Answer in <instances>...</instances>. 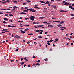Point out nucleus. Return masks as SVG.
Here are the masks:
<instances>
[{
    "instance_id": "1",
    "label": "nucleus",
    "mask_w": 74,
    "mask_h": 74,
    "mask_svg": "<svg viewBox=\"0 0 74 74\" xmlns=\"http://www.w3.org/2000/svg\"><path fill=\"white\" fill-rule=\"evenodd\" d=\"M67 2H65V1H63V3H64V5H68L69 4V3H67Z\"/></svg>"
},
{
    "instance_id": "2",
    "label": "nucleus",
    "mask_w": 74,
    "mask_h": 74,
    "mask_svg": "<svg viewBox=\"0 0 74 74\" xmlns=\"http://www.w3.org/2000/svg\"><path fill=\"white\" fill-rule=\"evenodd\" d=\"M8 27H15L16 26H11V25H8Z\"/></svg>"
},
{
    "instance_id": "3",
    "label": "nucleus",
    "mask_w": 74,
    "mask_h": 74,
    "mask_svg": "<svg viewBox=\"0 0 74 74\" xmlns=\"http://www.w3.org/2000/svg\"><path fill=\"white\" fill-rule=\"evenodd\" d=\"M21 33L22 34H24L25 33V31H23L22 30H21Z\"/></svg>"
},
{
    "instance_id": "4",
    "label": "nucleus",
    "mask_w": 74,
    "mask_h": 74,
    "mask_svg": "<svg viewBox=\"0 0 74 74\" xmlns=\"http://www.w3.org/2000/svg\"><path fill=\"white\" fill-rule=\"evenodd\" d=\"M69 8H70L71 9H72V10L73 9V8L72 7V6L71 5H69Z\"/></svg>"
},
{
    "instance_id": "5",
    "label": "nucleus",
    "mask_w": 74,
    "mask_h": 74,
    "mask_svg": "<svg viewBox=\"0 0 74 74\" xmlns=\"http://www.w3.org/2000/svg\"><path fill=\"white\" fill-rule=\"evenodd\" d=\"M40 31H41L40 32V33H39V34H42V32H43V30H40Z\"/></svg>"
},
{
    "instance_id": "6",
    "label": "nucleus",
    "mask_w": 74,
    "mask_h": 74,
    "mask_svg": "<svg viewBox=\"0 0 74 74\" xmlns=\"http://www.w3.org/2000/svg\"><path fill=\"white\" fill-rule=\"evenodd\" d=\"M50 3V2L48 1H47L45 2V4H48Z\"/></svg>"
},
{
    "instance_id": "7",
    "label": "nucleus",
    "mask_w": 74,
    "mask_h": 74,
    "mask_svg": "<svg viewBox=\"0 0 74 74\" xmlns=\"http://www.w3.org/2000/svg\"><path fill=\"white\" fill-rule=\"evenodd\" d=\"M62 26V25L61 24H59L58 25V27L59 28V27L60 26Z\"/></svg>"
},
{
    "instance_id": "8",
    "label": "nucleus",
    "mask_w": 74,
    "mask_h": 74,
    "mask_svg": "<svg viewBox=\"0 0 74 74\" xmlns=\"http://www.w3.org/2000/svg\"><path fill=\"white\" fill-rule=\"evenodd\" d=\"M48 27H53V26L51 25H48Z\"/></svg>"
},
{
    "instance_id": "9",
    "label": "nucleus",
    "mask_w": 74,
    "mask_h": 74,
    "mask_svg": "<svg viewBox=\"0 0 74 74\" xmlns=\"http://www.w3.org/2000/svg\"><path fill=\"white\" fill-rule=\"evenodd\" d=\"M13 8L14 9H17L18 8V7L16 6H14V7H13Z\"/></svg>"
},
{
    "instance_id": "10",
    "label": "nucleus",
    "mask_w": 74,
    "mask_h": 74,
    "mask_svg": "<svg viewBox=\"0 0 74 74\" xmlns=\"http://www.w3.org/2000/svg\"><path fill=\"white\" fill-rule=\"evenodd\" d=\"M64 22H65V21H61L60 22V24H62L63 23H64Z\"/></svg>"
},
{
    "instance_id": "11",
    "label": "nucleus",
    "mask_w": 74,
    "mask_h": 74,
    "mask_svg": "<svg viewBox=\"0 0 74 74\" xmlns=\"http://www.w3.org/2000/svg\"><path fill=\"white\" fill-rule=\"evenodd\" d=\"M26 13H24V12H21V13H20V14H26Z\"/></svg>"
},
{
    "instance_id": "12",
    "label": "nucleus",
    "mask_w": 74,
    "mask_h": 74,
    "mask_svg": "<svg viewBox=\"0 0 74 74\" xmlns=\"http://www.w3.org/2000/svg\"><path fill=\"white\" fill-rule=\"evenodd\" d=\"M34 8L38 9H40V8H39V7H34Z\"/></svg>"
},
{
    "instance_id": "13",
    "label": "nucleus",
    "mask_w": 74,
    "mask_h": 74,
    "mask_svg": "<svg viewBox=\"0 0 74 74\" xmlns=\"http://www.w3.org/2000/svg\"><path fill=\"white\" fill-rule=\"evenodd\" d=\"M27 10H24V11H23V12H27Z\"/></svg>"
},
{
    "instance_id": "14",
    "label": "nucleus",
    "mask_w": 74,
    "mask_h": 74,
    "mask_svg": "<svg viewBox=\"0 0 74 74\" xmlns=\"http://www.w3.org/2000/svg\"><path fill=\"white\" fill-rule=\"evenodd\" d=\"M6 10V9H1L0 10L1 11V10Z\"/></svg>"
},
{
    "instance_id": "15",
    "label": "nucleus",
    "mask_w": 74,
    "mask_h": 74,
    "mask_svg": "<svg viewBox=\"0 0 74 74\" xmlns=\"http://www.w3.org/2000/svg\"><path fill=\"white\" fill-rule=\"evenodd\" d=\"M45 17H40L39 18V19H43V18H45Z\"/></svg>"
},
{
    "instance_id": "16",
    "label": "nucleus",
    "mask_w": 74,
    "mask_h": 74,
    "mask_svg": "<svg viewBox=\"0 0 74 74\" xmlns=\"http://www.w3.org/2000/svg\"><path fill=\"white\" fill-rule=\"evenodd\" d=\"M27 3V2H24L23 3V5H25Z\"/></svg>"
},
{
    "instance_id": "17",
    "label": "nucleus",
    "mask_w": 74,
    "mask_h": 74,
    "mask_svg": "<svg viewBox=\"0 0 74 74\" xmlns=\"http://www.w3.org/2000/svg\"><path fill=\"white\" fill-rule=\"evenodd\" d=\"M35 18V17L34 16H32L29 17V18Z\"/></svg>"
},
{
    "instance_id": "18",
    "label": "nucleus",
    "mask_w": 74,
    "mask_h": 74,
    "mask_svg": "<svg viewBox=\"0 0 74 74\" xmlns=\"http://www.w3.org/2000/svg\"><path fill=\"white\" fill-rule=\"evenodd\" d=\"M38 38H42L41 36H38Z\"/></svg>"
},
{
    "instance_id": "19",
    "label": "nucleus",
    "mask_w": 74,
    "mask_h": 74,
    "mask_svg": "<svg viewBox=\"0 0 74 74\" xmlns=\"http://www.w3.org/2000/svg\"><path fill=\"white\" fill-rule=\"evenodd\" d=\"M44 25H37V27H41L42 26H43Z\"/></svg>"
},
{
    "instance_id": "20",
    "label": "nucleus",
    "mask_w": 74,
    "mask_h": 74,
    "mask_svg": "<svg viewBox=\"0 0 74 74\" xmlns=\"http://www.w3.org/2000/svg\"><path fill=\"white\" fill-rule=\"evenodd\" d=\"M29 30V29L28 28L26 29H25V31H27Z\"/></svg>"
},
{
    "instance_id": "21",
    "label": "nucleus",
    "mask_w": 74,
    "mask_h": 74,
    "mask_svg": "<svg viewBox=\"0 0 74 74\" xmlns=\"http://www.w3.org/2000/svg\"><path fill=\"white\" fill-rule=\"evenodd\" d=\"M9 16H11L12 17L13 16V15L12 14H10L9 15Z\"/></svg>"
},
{
    "instance_id": "22",
    "label": "nucleus",
    "mask_w": 74,
    "mask_h": 74,
    "mask_svg": "<svg viewBox=\"0 0 74 74\" xmlns=\"http://www.w3.org/2000/svg\"><path fill=\"white\" fill-rule=\"evenodd\" d=\"M13 2L14 3H17V1H13Z\"/></svg>"
},
{
    "instance_id": "23",
    "label": "nucleus",
    "mask_w": 74,
    "mask_h": 74,
    "mask_svg": "<svg viewBox=\"0 0 74 74\" xmlns=\"http://www.w3.org/2000/svg\"><path fill=\"white\" fill-rule=\"evenodd\" d=\"M3 20H5V21H8V18H3Z\"/></svg>"
},
{
    "instance_id": "24",
    "label": "nucleus",
    "mask_w": 74,
    "mask_h": 74,
    "mask_svg": "<svg viewBox=\"0 0 74 74\" xmlns=\"http://www.w3.org/2000/svg\"><path fill=\"white\" fill-rule=\"evenodd\" d=\"M40 2L42 3H45V2H44L43 1H41Z\"/></svg>"
},
{
    "instance_id": "25",
    "label": "nucleus",
    "mask_w": 74,
    "mask_h": 74,
    "mask_svg": "<svg viewBox=\"0 0 74 74\" xmlns=\"http://www.w3.org/2000/svg\"><path fill=\"white\" fill-rule=\"evenodd\" d=\"M52 8H54V9H56L57 8V7L56 6H52Z\"/></svg>"
},
{
    "instance_id": "26",
    "label": "nucleus",
    "mask_w": 74,
    "mask_h": 74,
    "mask_svg": "<svg viewBox=\"0 0 74 74\" xmlns=\"http://www.w3.org/2000/svg\"><path fill=\"white\" fill-rule=\"evenodd\" d=\"M27 1V2H31L30 1H29V0H26V1Z\"/></svg>"
},
{
    "instance_id": "27",
    "label": "nucleus",
    "mask_w": 74,
    "mask_h": 74,
    "mask_svg": "<svg viewBox=\"0 0 74 74\" xmlns=\"http://www.w3.org/2000/svg\"><path fill=\"white\" fill-rule=\"evenodd\" d=\"M44 10H45V11H46L47 10V9L46 8H44Z\"/></svg>"
},
{
    "instance_id": "28",
    "label": "nucleus",
    "mask_w": 74,
    "mask_h": 74,
    "mask_svg": "<svg viewBox=\"0 0 74 74\" xmlns=\"http://www.w3.org/2000/svg\"><path fill=\"white\" fill-rule=\"evenodd\" d=\"M30 20H31L32 21H33L34 20V18H30Z\"/></svg>"
},
{
    "instance_id": "29",
    "label": "nucleus",
    "mask_w": 74,
    "mask_h": 74,
    "mask_svg": "<svg viewBox=\"0 0 74 74\" xmlns=\"http://www.w3.org/2000/svg\"><path fill=\"white\" fill-rule=\"evenodd\" d=\"M3 23H7V22L5 21H3Z\"/></svg>"
},
{
    "instance_id": "30",
    "label": "nucleus",
    "mask_w": 74,
    "mask_h": 74,
    "mask_svg": "<svg viewBox=\"0 0 74 74\" xmlns=\"http://www.w3.org/2000/svg\"><path fill=\"white\" fill-rule=\"evenodd\" d=\"M34 9H33L32 8L31 9V10H30V11H34Z\"/></svg>"
},
{
    "instance_id": "31",
    "label": "nucleus",
    "mask_w": 74,
    "mask_h": 74,
    "mask_svg": "<svg viewBox=\"0 0 74 74\" xmlns=\"http://www.w3.org/2000/svg\"><path fill=\"white\" fill-rule=\"evenodd\" d=\"M62 28H63L64 29H66V28L64 27H62Z\"/></svg>"
},
{
    "instance_id": "32",
    "label": "nucleus",
    "mask_w": 74,
    "mask_h": 74,
    "mask_svg": "<svg viewBox=\"0 0 74 74\" xmlns=\"http://www.w3.org/2000/svg\"><path fill=\"white\" fill-rule=\"evenodd\" d=\"M2 3L3 4H5L6 3V2H3Z\"/></svg>"
},
{
    "instance_id": "33",
    "label": "nucleus",
    "mask_w": 74,
    "mask_h": 74,
    "mask_svg": "<svg viewBox=\"0 0 74 74\" xmlns=\"http://www.w3.org/2000/svg\"><path fill=\"white\" fill-rule=\"evenodd\" d=\"M35 31L36 32H40V31L39 30H36Z\"/></svg>"
},
{
    "instance_id": "34",
    "label": "nucleus",
    "mask_w": 74,
    "mask_h": 74,
    "mask_svg": "<svg viewBox=\"0 0 74 74\" xmlns=\"http://www.w3.org/2000/svg\"><path fill=\"white\" fill-rule=\"evenodd\" d=\"M58 39H57V38H56V39H55V40L56 41H58Z\"/></svg>"
},
{
    "instance_id": "35",
    "label": "nucleus",
    "mask_w": 74,
    "mask_h": 74,
    "mask_svg": "<svg viewBox=\"0 0 74 74\" xmlns=\"http://www.w3.org/2000/svg\"><path fill=\"white\" fill-rule=\"evenodd\" d=\"M9 22H13V21L12 20H10L9 21Z\"/></svg>"
},
{
    "instance_id": "36",
    "label": "nucleus",
    "mask_w": 74,
    "mask_h": 74,
    "mask_svg": "<svg viewBox=\"0 0 74 74\" xmlns=\"http://www.w3.org/2000/svg\"><path fill=\"white\" fill-rule=\"evenodd\" d=\"M71 16H74V15L73 14H71Z\"/></svg>"
},
{
    "instance_id": "37",
    "label": "nucleus",
    "mask_w": 74,
    "mask_h": 74,
    "mask_svg": "<svg viewBox=\"0 0 74 74\" xmlns=\"http://www.w3.org/2000/svg\"><path fill=\"white\" fill-rule=\"evenodd\" d=\"M10 1H9V0H6V1H5V2H10Z\"/></svg>"
},
{
    "instance_id": "38",
    "label": "nucleus",
    "mask_w": 74,
    "mask_h": 74,
    "mask_svg": "<svg viewBox=\"0 0 74 74\" xmlns=\"http://www.w3.org/2000/svg\"><path fill=\"white\" fill-rule=\"evenodd\" d=\"M24 63H25V62H21V64H24Z\"/></svg>"
},
{
    "instance_id": "39",
    "label": "nucleus",
    "mask_w": 74,
    "mask_h": 74,
    "mask_svg": "<svg viewBox=\"0 0 74 74\" xmlns=\"http://www.w3.org/2000/svg\"><path fill=\"white\" fill-rule=\"evenodd\" d=\"M21 37L20 36H19L17 38H20Z\"/></svg>"
},
{
    "instance_id": "40",
    "label": "nucleus",
    "mask_w": 74,
    "mask_h": 74,
    "mask_svg": "<svg viewBox=\"0 0 74 74\" xmlns=\"http://www.w3.org/2000/svg\"><path fill=\"white\" fill-rule=\"evenodd\" d=\"M4 14L3 13L0 12V15L3 14Z\"/></svg>"
},
{
    "instance_id": "41",
    "label": "nucleus",
    "mask_w": 74,
    "mask_h": 74,
    "mask_svg": "<svg viewBox=\"0 0 74 74\" xmlns=\"http://www.w3.org/2000/svg\"><path fill=\"white\" fill-rule=\"evenodd\" d=\"M47 23V22L45 21V22H43V23H45V24H46V23Z\"/></svg>"
},
{
    "instance_id": "42",
    "label": "nucleus",
    "mask_w": 74,
    "mask_h": 74,
    "mask_svg": "<svg viewBox=\"0 0 74 74\" xmlns=\"http://www.w3.org/2000/svg\"><path fill=\"white\" fill-rule=\"evenodd\" d=\"M36 11V10H33V11H32V12H35Z\"/></svg>"
},
{
    "instance_id": "43",
    "label": "nucleus",
    "mask_w": 74,
    "mask_h": 74,
    "mask_svg": "<svg viewBox=\"0 0 74 74\" xmlns=\"http://www.w3.org/2000/svg\"><path fill=\"white\" fill-rule=\"evenodd\" d=\"M18 22H20V23H22V22H23V21H19Z\"/></svg>"
},
{
    "instance_id": "44",
    "label": "nucleus",
    "mask_w": 74,
    "mask_h": 74,
    "mask_svg": "<svg viewBox=\"0 0 74 74\" xmlns=\"http://www.w3.org/2000/svg\"><path fill=\"white\" fill-rule=\"evenodd\" d=\"M14 61V60H10V62H12Z\"/></svg>"
},
{
    "instance_id": "45",
    "label": "nucleus",
    "mask_w": 74,
    "mask_h": 74,
    "mask_svg": "<svg viewBox=\"0 0 74 74\" xmlns=\"http://www.w3.org/2000/svg\"><path fill=\"white\" fill-rule=\"evenodd\" d=\"M24 9H28V8H27V7L24 8Z\"/></svg>"
},
{
    "instance_id": "46",
    "label": "nucleus",
    "mask_w": 74,
    "mask_h": 74,
    "mask_svg": "<svg viewBox=\"0 0 74 74\" xmlns=\"http://www.w3.org/2000/svg\"><path fill=\"white\" fill-rule=\"evenodd\" d=\"M51 2H54L55 1H54V0H51Z\"/></svg>"
},
{
    "instance_id": "47",
    "label": "nucleus",
    "mask_w": 74,
    "mask_h": 74,
    "mask_svg": "<svg viewBox=\"0 0 74 74\" xmlns=\"http://www.w3.org/2000/svg\"><path fill=\"white\" fill-rule=\"evenodd\" d=\"M33 34L32 33H31L29 34V35H33Z\"/></svg>"
},
{
    "instance_id": "48",
    "label": "nucleus",
    "mask_w": 74,
    "mask_h": 74,
    "mask_svg": "<svg viewBox=\"0 0 74 74\" xmlns=\"http://www.w3.org/2000/svg\"><path fill=\"white\" fill-rule=\"evenodd\" d=\"M33 24H36V23L35 22H34L33 23Z\"/></svg>"
},
{
    "instance_id": "49",
    "label": "nucleus",
    "mask_w": 74,
    "mask_h": 74,
    "mask_svg": "<svg viewBox=\"0 0 74 74\" xmlns=\"http://www.w3.org/2000/svg\"><path fill=\"white\" fill-rule=\"evenodd\" d=\"M64 10H60V12H64Z\"/></svg>"
},
{
    "instance_id": "50",
    "label": "nucleus",
    "mask_w": 74,
    "mask_h": 74,
    "mask_svg": "<svg viewBox=\"0 0 74 74\" xmlns=\"http://www.w3.org/2000/svg\"><path fill=\"white\" fill-rule=\"evenodd\" d=\"M18 36L17 35H16V36H15V37L16 38H17L18 37Z\"/></svg>"
},
{
    "instance_id": "51",
    "label": "nucleus",
    "mask_w": 74,
    "mask_h": 74,
    "mask_svg": "<svg viewBox=\"0 0 74 74\" xmlns=\"http://www.w3.org/2000/svg\"><path fill=\"white\" fill-rule=\"evenodd\" d=\"M40 62V60H38L37 61L38 63H39Z\"/></svg>"
},
{
    "instance_id": "52",
    "label": "nucleus",
    "mask_w": 74,
    "mask_h": 74,
    "mask_svg": "<svg viewBox=\"0 0 74 74\" xmlns=\"http://www.w3.org/2000/svg\"><path fill=\"white\" fill-rule=\"evenodd\" d=\"M29 19V18H25L24 19L25 20H27L28 19Z\"/></svg>"
},
{
    "instance_id": "53",
    "label": "nucleus",
    "mask_w": 74,
    "mask_h": 74,
    "mask_svg": "<svg viewBox=\"0 0 74 74\" xmlns=\"http://www.w3.org/2000/svg\"><path fill=\"white\" fill-rule=\"evenodd\" d=\"M53 41V40H51L49 41V42H52Z\"/></svg>"
},
{
    "instance_id": "54",
    "label": "nucleus",
    "mask_w": 74,
    "mask_h": 74,
    "mask_svg": "<svg viewBox=\"0 0 74 74\" xmlns=\"http://www.w3.org/2000/svg\"><path fill=\"white\" fill-rule=\"evenodd\" d=\"M56 22H57V23H60V21H56Z\"/></svg>"
},
{
    "instance_id": "55",
    "label": "nucleus",
    "mask_w": 74,
    "mask_h": 74,
    "mask_svg": "<svg viewBox=\"0 0 74 74\" xmlns=\"http://www.w3.org/2000/svg\"><path fill=\"white\" fill-rule=\"evenodd\" d=\"M5 16H8V14H5Z\"/></svg>"
},
{
    "instance_id": "56",
    "label": "nucleus",
    "mask_w": 74,
    "mask_h": 74,
    "mask_svg": "<svg viewBox=\"0 0 74 74\" xmlns=\"http://www.w3.org/2000/svg\"><path fill=\"white\" fill-rule=\"evenodd\" d=\"M64 28H62L61 29V30H64Z\"/></svg>"
},
{
    "instance_id": "57",
    "label": "nucleus",
    "mask_w": 74,
    "mask_h": 74,
    "mask_svg": "<svg viewBox=\"0 0 74 74\" xmlns=\"http://www.w3.org/2000/svg\"><path fill=\"white\" fill-rule=\"evenodd\" d=\"M33 58H36L35 56H34L33 57Z\"/></svg>"
},
{
    "instance_id": "58",
    "label": "nucleus",
    "mask_w": 74,
    "mask_h": 74,
    "mask_svg": "<svg viewBox=\"0 0 74 74\" xmlns=\"http://www.w3.org/2000/svg\"><path fill=\"white\" fill-rule=\"evenodd\" d=\"M2 31H5V29H3V30H2Z\"/></svg>"
},
{
    "instance_id": "59",
    "label": "nucleus",
    "mask_w": 74,
    "mask_h": 74,
    "mask_svg": "<svg viewBox=\"0 0 74 74\" xmlns=\"http://www.w3.org/2000/svg\"><path fill=\"white\" fill-rule=\"evenodd\" d=\"M18 50V49H16L15 51H17Z\"/></svg>"
},
{
    "instance_id": "60",
    "label": "nucleus",
    "mask_w": 74,
    "mask_h": 74,
    "mask_svg": "<svg viewBox=\"0 0 74 74\" xmlns=\"http://www.w3.org/2000/svg\"><path fill=\"white\" fill-rule=\"evenodd\" d=\"M45 34H47L48 33V32H45Z\"/></svg>"
},
{
    "instance_id": "61",
    "label": "nucleus",
    "mask_w": 74,
    "mask_h": 74,
    "mask_svg": "<svg viewBox=\"0 0 74 74\" xmlns=\"http://www.w3.org/2000/svg\"><path fill=\"white\" fill-rule=\"evenodd\" d=\"M47 44H48V45H50V43H49V42H48V43H47Z\"/></svg>"
},
{
    "instance_id": "62",
    "label": "nucleus",
    "mask_w": 74,
    "mask_h": 74,
    "mask_svg": "<svg viewBox=\"0 0 74 74\" xmlns=\"http://www.w3.org/2000/svg\"><path fill=\"white\" fill-rule=\"evenodd\" d=\"M23 58H21V61H23Z\"/></svg>"
},
{
    "instance_id": "63",
    "label": "nucleus",
    "mask_w": 74,
    "mask_h": 74,
    "mask_svg": "<svg viewBox=\"0 0 74 74\" xmlns=\"http://www.w3.org/2000/svg\"><path fill=\"white\" fill-rule=\"evenodd\" d=\"M26 65H24V66H23L24 67H26Z\"/></svg>"
},
{
    "instance_id": "64",
    "label": "nucleus",
    "mask_w": 74,
    "mask_h": 74,
    "mask_svg": "<svg viewBox=\"0 0 74 74\" xmlns=\"http://www.w3.org/2000/svg\"><path fill=\"white\" fill-rule=\"evenodd\" d=\"M30 66V65H28V67H29Z\"/></svg>"
}]
</instances>
